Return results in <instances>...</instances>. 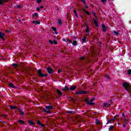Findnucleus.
<instances>
[{
  "label": "nucleus",
  "instance_id": "nucleus-1",
  "mask_svg": "<svg viewBox=\"0 0 131 131\" xmlns=\"http://www.w3.org/2000/svg\"><path fill=\"white\" fill-rule=\"evenodd\" d=\"M123 86L124 88V89L127 91V92H130L131 91V86L130 85L127 83L124 82L123 83Z\"/></svg>",
  "mask_w": 131,
  "mask_h": 131
},
{
  "label": "nucleus",
  "instance_id": "nucleus-2",
  "mask_svg": "<svg viewBox=\"0 0 131 131\" xmlns=\"http://www.w3.org/2000/svg\"><path fill=\"white\" fill-rule=\"evenodd\" d=\"M77 95H83L86 94V92L84 91H80L76 92Z\"/></svg>",
  "mask_w": 131,
  "mask_h": 131
},
{
  "label": "nucleus",
  "instance_id": "nucleus-3",
  "mask_svg": "<svg viewBox=\"0 0 131 131\" xmlns=\"http://www.w3.org/2000/svg\"><path fill=\"white\" fill-rule=\"evenodd\" d=\"M95 101V99H92L90 100V102L88 103V105H95V103L93 102Z\"/></svg>",
  "mask_w": 131,
  "mask_h": 131
},
{
  "label": "nucleus",
  "instance_id": "nucleus-4",
  "mask_svg": "<svg viewBox=\"0 0 131 131\" xmlns=\"http://www.w3.org/2000/svg\"><path fill=\"white\" fill-rule=\"evenodd\" d=\"M47 71L48 73H49L50 74H51V73H53V69H52V68H48L47 69Z\"/></svg>",
  "mask_w": 131,
  "mask_h": 131
},
{
  "label": "nucleus",
  "instance_id": "nucleus-5",
  "mask_svg": "<svg viewBox=\"0 0 131 131\" xmlns=\"http://www.w3.org/2000/svg\"><path fill=\"white\" fill-rule=\"evenodd\" d=\"M38 74L41 77H43V74L41 73V70L40 69L38 70Z\"/></svg>",
  "mask_w": 131,
  "mask_h": 131
},
{
  "label": "nucleus",
  "instance_id": "nucleus-6",
  "mask_svg": "<svg viewBox=\"0 0 131 131\" xmlns=\"http://www.w3.org/2000/svg\"><path fill=\"white\" fill-rule=\"evenodd\" d=\"M101 28L102 29V31L106 32V30H107V29H106V26H105L104 25H102Z\"/></svg>",
  "mask_w": 131,
  "mask_h": 131
},
{
  "label": "nucleus",
  "instance_id": "nucleus-7",
  "mask_svg": "<svg viewBox=\"0 0 131 131\" xmlns=\"http://www.w3.org/2000/svg\"><path fill=\"white\" fill-rule=\"evenodd\" d=\"M46 109H47V110H52V109H53V106L51 105L46 106Z\"/></svg>",
  "mask_w": 131,
  "mask_h": 131
},
{
  "label": "nucleus",
  "instance_id": "nucleus-8",
  "mask_svg": "<svg viewBox=\"0 0 131 131\" xmlns=\"http://www.w3.org/2000/svg\"><path fill=\"white\" fill-rule=\"evenodd\" d=\"M5 34L0 32V38H2V39H3V40H5V39L4 38V36H5Z\"/></svg>",
  "mask_w": 131,
  "mask_h": 131
},
{
  "label": "nucleus",
  "instance_id": "nucleus-9",
  "mask_svg": "<svg viewBox=\"0 0 131 131\" xmlns=\"http://www.w3.org/2000/svg\"><path fill=\"white\" fill-rule=\"evenodd\" d=\"M62 91H63V92H68V91H69V88L66 86L62 89Z\"/></svg>",
  "mask_w": 131,
  "mask_h": 131
},
{
  "label": "nucleus",
  "instance_id": "nucleus-10",
  "mask_svg": "<svg viewBox=\"0 0 131 131\" xmlns=\"http://www.w3.org/2000/svg\"><path fill=\"white\" fill-rule=\"evenodd\" d=\"M28 123L29 124V125H34V122H33V121H31V120H29L28 121Z\"/></svg>",
  "mask_w": 131,
  "mask_h": 131
},
{
  "label": "nucleus",
  "instance_id": "nucleus-11",
  "mask_svg": "<svg viewBox=\"0 0 131 131\" xmlns=\"http://www.w3.org/2000/svg\"><path fill=\"white\" fill-rule=\"evenodd\" d=\"M82 11H83L84 13L85 14H86L87 15H91V13H90V12H89V11H86L85 9H82Z\"/></svg>",
  "mask_w": 131,
  "mask_h": 131
},
{
  "label": "nucleus",
  "instance_id": "nucleus-12",
  "mask_svg": "<svg viewBox=\"0 0 131 131\" xmlns=\"http://www.w3.org/2000/svg\"><path fill=\"white\" fill-rule=\"evenodd\" d=\"M76 89V87L75 86L72 85L70 88V90L71 91H74Z\"/></svg>",
  "mask_w": 131,
  "mask_h": 131
},
{
  "label": "nucleus",
  "instance_id": "nucleus-13",
  "mask_svg": "<svg viewBox=\"0 0 131 131\" xmlns=\"http://www.w3.org/2000/svg\"><path fill=\"white\" fill-rule=\"evenodd\" d=\"M56 91L59 96H62V92L59 89H57Z\"/></svg>",
  "mask_w": 131,
  "mask_h": 131
},
{
  "label": "nucleus",
  "instance_id": "nucleus-14",
  "mask_svg": "<svg viewBox=\"0 0 131 131\" xmlns=\"http://www.w3.org/2000/svg\"><path fill=\"white\" fill-rule=\"evenodd\" d=\"M33 23H34V24H36L37 25H39V24H40V22L38 21H33Z\"/></svg>",
  "mask_w": 131,
  "mask_h": 131
},
{
  "label": "nucleus",
  "instance_id": "nucleus-15",
  "mask_svg": "<svg viewBox=\"0 0 131 131\" xmlns=\"http://www.w3.org/2000/svg\"><path fill=\"white\" fill-rule=\"evenodd\" d=\"M103 106L104 107H109V106H110V104L108 103H103Z\"/></svg>",
  "mask_w": 131,
  "mask_h": 131
},
{
  "label": "nucleus",
  "instance_id": "nucleus-16",
  "mask_svg": "<svg viewBox=\"0 0 131 131\" xmlns=\"http://www.w3.org/2000/svg\"><path fill=\"white\" fill-rule=\"evenodd\" d=\"M115 119V118H112L108 120V121L107 122L106 124H109L110 123L111 121H113Z\"/></svg>",
  "mask_w": 131,
  "mask_h": 131
},
{
  "label": "nucleus",
  "instance_id": "nucleus-17",
  "mask_svg": "<svg viewBox=\"0 0 131 131\" xmlns=\"http://www.w3.org/2000/svg\"><path fill=\"white\" fill-rule=\"evenodd\" d=\"M43 111H44V112H46V113H47L48 114H51V112H50L49 111H48L46 109H43Z\"/></svg>",
  "mask_w": 131,
  "mask_h": 131
},
{
  "label": "nucleus",
  "instance_id": "nucleus-18",
  "mask_svg": "<svg viewBox=\"0 0 131 131\" xmlns=\"http://www.w3.org/2000/svg\"><path fill=\"white\" fill-rule=\"evenodd\" d=\"M10 109H11V110H13V109H17L18 108L17 107V106H10Z\"/></svg>",
  "mask_w": 131,
  "mask_h": 131
},
{
  "label": "nucleus",
  "instance_id": "nucleus-19",
  "mask_svg": "<svg viewBox=\"0 0 131 131\" xmlns=\"http://www.w3.org/2000/svg\"><path fill=\"white\" fill-rule=\"evenodd\" d=\"M73 46H74V47L77 46V42L76 41H74L73 43H72Z\"/></svg>",
  "mask_w": 131,
  "mask_h": 131
},
{
  "label": "nucleus",
  "instance_id": "nucleus-20",
  "mask_svg": "<svg viewBox=\"0 0 131 131\" xmlns=\"http://www.w3.org/2000/svg\"><path fill=\"white\" fill-rule=\"evenodd\" d=\"M82 40L83 42H85V40H86V38L85 37V36H84L83 37Z\"/></svg>",
  "mask_w": 131,
  "mask_h": 131
},
{
  "label": "nucleus",
  "instance_id": "nucleus-21",
  "mask_svg": "<svg viewBox=\"0 0 131 131\" xmlns=\"http://www.w3.org/2000/svg\"><path fill=\"white\" fill-rule=\"evenodd\" d=\"M9 85L10 88H13V89L15 88V86H14V84L12 83H9Z\"/></svg>",
  "mask_w": 131,
  "mask_h": 131
},
{
  "label": "nucleus",
  "instance_id": "nucleus-22",
  "mask_svg": "<svg viewBox=\"0 0 131 131\" xmlns=\"http://www.w3.org/2000/svg\"><path fill=\"white\" fill-rule=\"evenodd\" d=\"M19 112L20 114V115H24V112L22 111L21 110H19Z\"/></svg>",
  "mask_w": 131,
  "mask_h": 131
},
{
  "label": "nucleus",
  "instance_id": "nucleus-23",
  "mask_svg": "<svg viewBox=\"0 0 131 131\" xmlns=\"http://www.w3.org/2000/svg\"><path fill=\"white\" fill-rule=\"evenodd\" d=\"M18 122H19V123H20V124H24V121H23V120H19L18 121Z\"/></svg>",
  "mask_w": 131,
  "mask_h": 131
},
{
  "label": "nucleus",
  "instance_id": "nucleus-24",
  "mask_svg": "<svg viewBox=\"0 0 131 131\" xmlns=\"http://www.w3.org/2000/svg\"><path fill=\"white\" fill-rule=\"evenodd\" d=\"M94 23L96 26H98V21L96 19L94 20Z\"/></svg>",
  "mask_w": 131,
  "mask_h": 131
},
{
  "label": "nucleus",
  "instance_id": "nucleus-25",
  "mask_svg": "<svg viewBox=\"0 0 131 131\" xmlns=\"http://www.w3.org/2000/svg\"><path fill=\"white\" fill-rule=\"evenodd\" d=\"M113 33H114V34H115V35H118V34H119L118 32H117L116 31H113Z\"/></svg>",
  "mask_w": 131,
  "mask_h": 131
},
{
  "label": "nucleus",
  "instance_id": "nucleus-26",
  "mask_svg": "<svg viewBox=\"0 0 131 131\" xmlns=\"http://www.w3.org/2000/svg\"><path fill=\"white\" fill-rule=\"evenodd\" d=\"M74 13L75 14L76 17H77V18H78V15H77V13H76V10H74Z\"/></svg>",
  "mask_w": 131,
  "mask_h": 131
},
{
  "label": "nucleus",
  "instance_id": "nucleus-27",
  "mask_svg": "<svg viewBox=\"0 0 131 131\" xmlns=\"http://www.w3.org/2000/svg\"><path fill=\"white\" fill-rule=\"evenodd\" d=\"M96 123L97 124H100V120H98V119H96Z\"/></svg>",
  "mask_w": 131,
  "mask_h": 131
},
{
  "label": "nucleus",
  "instance_id": "nucleus-28",
  "mask_svg": "<svg viewBox=\"0 0 131 131\" xmlns=\"http://www.w3.org/2000/svg\"><path fill=\"white\" fill-rule=\"evenodd\" d=\"M38 16V14L35 13L34 15H33V17H37Z\"/></svg>",
  "mask_w": 131,
  "mask_h": 131
},
{
  "label": "nucleus",
  "instance_id": "nucleus-29",
  "mask_svg": "<svg viewBox=\"0 0 131 131\" xmlns=\"http://www.w3.org/2000/svg\"><path fill=\"white\" fill-rule=\"evenodd\" d=\"M62 23V21H61V19L58 20V24H61Z\"/></svg>",
  "mask_w": 131,
  "mask_h": 131
},
{
  "label": "nucleus",
  "instance_id": "nucleus-30",
  "mask_svg": "<svg viewBox=\"0 0 131 131\" xmlns=\"http://www.w3.org/2000/svg\"><path fill=\"white\" fill-rule=\"evenodd\" d=\"M4 1L5 0H0V5H3V4H4Z\"/></svg>",
  "mask_w": 131,
  "mask_h": 131
},
{
  "label": "nucleus",
  "instance_id": "nucleus-31",
  "mask_svg": "<svg viewBox=\"0 0 131 131\" xmlns=\"http://www.w3.org/2000/svg\"><path fill=\"white\" fill-rule=\"evenodd\" d=\"M52 30H53V31H57V29H56V28L55 27H52Z\"/></svg>",
  "mask_w": 131,
  "mask_h": 131
},
{
  "label": "nucleus",
  "instance_id": "nucleus-32",
  "mask_svg": "<svg viewBox=\"0 0 131 131\" xmlns=\"http://www.w3.org/2000/svg\"><path fill=\"white\" fill-rule=\"evenodd\" d=\"M12 65L15 67V68L18 67V66L16 63H13Z\"/></svg>",
  "mask_w": 131,
  "mask_h": 131
},
{
  "label": "nucleus",
  "instance_id": "nucleus-33",
  "mask_svg": "<svg viewBox=\"0 0 131 131\" xmlns=\"http://www.w3.org/2000/svg\"><path fill=\"white\" fill-rule=\"evenodd\" d=\"M15 8H16V9H19V8H21V6H20V5H17V6H15Z\"/></svg>",
  "mask_w": 131,
  "mask_h": 131
},
{
  "label": "nucleus",
  "instance_id": "nucleus-34",
  "mask_svg": "<svg viewBox=\"0 0 131 131\" xmlns=\"http://www.w3.org/2000/svg\"><path fill=\"white\" fill-rule=\"evenodd\" d=\"M127 73L129 74V75H130V74H131V70H128Z\"/></svg>",
  "mask_w": 131,
  "mask_h": 131
},
{
  "label": "nucleus",
  "instance_id": "nucleus-35",
  "mask_svg": "<svg viewBox=\"0 0 131 131\" xmlns=\"http://www.w3.org/2000/svg\"><path fill=\"white\" fill-rule=\"evenodd\" d=\"M122 115L124 119H126V118L125 117V115H124V114H122Z\"/></svg>",
  "mask_w": 131,
  "mask_h": 131
},
{
  "label": "nucleus",
  "instance_id": "nucleus-36",
  "mask_svg": "<svg viewBox=\"0 0 131 131\" xmlns=\"http://www.w3.org/2000/svg\"><path fill=\"white\" fill-rule=\"evenodd\" d=\"M109 129L110 130H112V129H113V126H110Z\"/></svg>",
  "mask_w": 131,
  "mask_h": 131
},
{
  "label": "nucleus",
  "instance_id": "nucleus-37",
  "mask_svg": "<svg viewBox=\"0 0 131 131\" xmlns=\"http://www.w3.org/2000/svg\"><path fill=\"white\" fill-rule=\"evenodd\" d=\"M57 41H56V40L53 41V44L57 45Z\"/></svg>",
  "mask_w": 131,
  "mask_h": 131
},
{
  "label": "nucleus",
  "instance_id": "nucleus-38",
  "mask_svg": "<svg viewBox=\"0 0 131 131\" xmlns=\"http://www.w3.org/2000/svg\"><path fill=\"white\" fill-rule=\"evenodd\" d=\"M42 1V0H37V3L38 4H39Z\"/></svg>",
  "mask_w": 131,
  "mask_h": 131
},
{
  "label": "nucleus",
  "instance_id": "nucleus-39",
  "mask_svg": "<svg viewBox=\"0 0 131 131\" xmlns=\"http://www.w3.org/2000/svg\"><path fill=\"white\" fill-rule=\"evenodd\" d=\"M89 31H90V29H89V28H87L86 30V33H89Z\"/></svg>",
  "mask_w": 131,
  "mask_h": 131
},
{
  "label": "nucleus",
  "instance_id": "nucleus-40",
  "mask_svg": "<svg viewBox=\"0 0 131 131\" xmlns=\"http://www.w3.org/2000/svg\"><path fill=\"white\" fill-rule=\"evenodd\" d=\"M37 124H39V125H40V124H41V123H40V121H37Z\"/></svg>",
  "mask_w": 131,
  "mask_h": 131
},
{
  "label": "nucleus",
  "instance_id": "nucleus-41",
  "mask_svg": "<svg viewBox=\"0 0 131 131\" xmlns=\"http://www.w3.org/2000/svg\"><path fill=\"white\" fill-rule=\"evenodd\" d=\"M124 123L126 124L127 123V121L126 120V119H124Z\"/></svg>",
  "mask_w": 131,
  "mask_h": 131
},
{
  "label": "nucleus",
  "instance_id": "nucleus-42",
  "mask_svg": "<svg viewBox=\"0 0 131 131\" xmlns=\"http://www.w3.org/2000/svg\"><path fill=\"white\" fill-rule=\"evenodd\" d=\"M49 42H50V43H51L52 45H53V41H52L51 40H49Z\"/></svg>",
  "mask_w": 131,
  "mask_h": 131
},
{
  "label": "nucleus",
  "instance_id": "nucleus-43",
  "mask_svg": "<svg viewBox=\"0 0 131 131\" xmlns=\"http://www.w3.org/2000/svg\"><path fill=\"white\" fill-rule=\"evenodd\" d=\"M82 3H83V4H85V0H81Z\"/></svg>",
  "mask_w": 131,
  "mask_h": 131
},
{
  "label": "nucleus",
  "instance_id": "nucleus-44",
  "mask_svg": "<svg viewBox=\"0 0 131 131\" xmlns=\"http://www.w3.org/2000/svg\"><path fill=\"white\" fill-rule=\"evenodd\" d=\"M61 72H62V71H61V70H58V73H61Z\"/></svg>",
  "mask_w": 131,
  "mask_h": 131
},
{
  "label": "nucleus",
  "instance_id": "nucleus-45",
  "mask_svg": "<svg viewBox=\"0 0 131 131\" xmlns=\"http://www.w3.org/2000/svg\"><path fill=\"white\" fill-rule=\"evenodd\" d=\"M46 76H48L47 74H43V77H46Z\"/></svg>",
  "mask_w": 131,
  "mask_h": 131
},
{
  "label": "nucleus",
  "instance_id": "nucleus-46",
  "mask_svg": "<svg viewBox=\"0 0 131 131\" xmlns=\"http://www.w3.org/2000/svg\"><path fill=\"white\" fill-rule=\"evenodd\" d=\"M86 102H87V103H90V99H86Z\"/></svg>",
  "mask_w": 131,
  "mask_h": 131
},
{
  "label": "nucleus",
  "instance_id": "nucleus-47",
  "mask_svg": "<svg viewBox=\"0 0 131 131\" xmlns=\"http://www.w3.org/2000/svg\"><path fill=\"white\" fill-rule=\"evenodd\" d=\"M68 40L69 41V42L71 43L72 42V41L69 39H68Z\"/></svg>",
  "mask_w": 131,
  "mask_h": 131
},
{
  "label": "nucleus",
  "instance_id": "nucleus-48",
  "mask_svg": "<svg viewBox=\"0 0 131 131\" xmlns=\"http://www.w3.org/2000/svg\"><path fill=\"white\" fill-rule=\"evenodd\" d=\"M83 59H84V57H80V60H83Z\"/></svg>",
  "mask_w": 131,
  "mask_h": 131
},
{
  "label": "nucleus",
  "instance_id": "nucleus-49",
  "mask_svg": "<svg viewBox=\"0 0 131 131\" xmlns=\"http://www.w3.org/2000/svg\"><path fill=\"white\" fill-rule=\"evenodd\" d=\"M40 125L41 126H42V127H45V125L41 124Z\"/></svg>",
  "mask_w": 131,
  "mask_h": 131
},
{
  "label": "nucleus",
  "instance_id": "nucleus-50",
  "mask_svg": "<svg viewBox=\"0 0 131 131\" xmlns=\"http://www.w3.org/2000/svg\"><path fill=\"white\" fill-rule=\"evenodd\" d=\"M36 10H37V11H40L39 8H36Z\"/></svg>",
  "mask_w": 131,
  "mask_h": 131
},
{
  "label": "nucleus",
  "instance_id": "nucleus-51",
  "mask_svg": "<svg viewBox=\"0 0 131 131\" xmlns=\"http://www.w3.org/2000/svg\"><path fill=\"white\" fill-rule=\"evenodd\" d=\"M101 2H102V3H104V2H106V0H101Z\"/></svg>",
  "mask_w": 131,
  "mask_h": 131
},
{
  "label": "nucleus",
  "instance_id": "nucleus-52",
  "mask_svg": "<svg viewBox=\"0 0 131 131\" xmlns=\"http://www.w3.org/2000/svg\"><path fill=\"white\" fill-rule=\"evenodd\" d=\"M71 99L72 100H73V101H74V100H75L73 97H71Z\"/></svg>",
  "mask_w": 131,
  "mask_h": 131
},
{
  "label": "nucleus",
  "instance_id": "nucleus-53",
  "mask_svg": "<svg viewBox=\"0 0 131 131\" xmlns=\"http://www.w3.org/2000/svg\"><path fill=\"white\" fill-rule=\"evenodd\" d=\"M126 126V124L124 123L123 125V126Z\"/></svg>",
  "mask_w": 131,
  "mask_h": 131
},
{
  "label": "nucleus",
  "instance_id": "nucleus-54",
  "mask_svg": "<svg viewBox=\"0 0 131 131\" xmlns=\"http://www.w3.org/2000/svg\"><path fill=\"white\" fill-rule=\"evenodd\" d=\"M85 8H86V9H88V8H89V7H88V5H85Z\"/></svg>",
  "mask_w": 131,
  "mask_h": 131
},
{
  "label": "nucleus",
  "instance_id": "nucleus-55",
  "mask_svg": "<svg viewBox=\"0 0 131 131\" xmlns=\"http://www.w3.org/2000/svg\"><path fill=\"white\" fill-rule=\"evenodd\" d=\"M106 78H107V79H110V77L107 76Z\"/></svg>",
  "mask_w": 131,
  "mask_h": 131
},
{
  "label": "nucleus",
  "instance_id": "nucleus-56",
  "mask_svg": "<svg viewBox=\"0 0 131 131\" xmlns=\"http://www.w3.org/2000/svg\"><path fill=\"white\" fill-rule=\"evenodd\" d=\"M43 8V6H40V9H42Z\"/></svg>",
  "mask_w": 131,
  "mask_h": 131
},
{
  "label": "nucleus",
  "instance_id": "nucleus-57",
  "mask_svg": "<svg viewBox=\"0 0 131 131\" xmlns=\"http://www.w3.org/2000/svg\"><path fill=\"white\" fill-rule=\"evenodd\" d=\"M68 113H72V112H68Z\"/></svg>",
  "mask_w": 131,
  "mask_h": 131
},
{
  "label": "nucleus",
  "instance_id": "nucleus-58",
  "mask_svg": "<svg viewBox=\"0 0 131 131\" xmlns=\"http://www.w3.org/2000/svg\"><path fill=\"white\" fill-rule=\"evenodd\" d=\"M63 41H66V39H63Z\"/></svg>",
  "mask_w": 131,
  "mask_h": 131
},
{
  "label": "nucleus",
  "instance_id": "nucleus-59",
  "mask_svg": "<svg viewBox=\"0 0 131 131\" xmlns=\"http://www.w3.org/2000/svg\"><path fill=\"white\" fill-rule=\"evenodd\" d=\"M55 33H56V34H58V33H57V32H55Z\"/></svg>",
  "mask_w": 131,
  "mask_h": 131
},
{
  "label": "nucleus",
  "instance_id": "nucleus-60",
  "mask_svg": "<svg viewBox=\"0 0 131 131\" xmlns=\"http://www.w3.org/2000/svg\"><path fill=\"white\" fill-rule=\"evenodd\" d=\"M93 15H95V13L93 12Z\"/></svg>",
  "mask_w": 131,
  "mask_h": 131
},
{
  "label": "nucleus",
  "instance_id": "nucleus-61",
  "mask_svg": "<svg viewBox=\"0 0 131 131\" xmlns=\"http://www.w3.org/2000/svg\"><path fill=\"white\" fill-rule=\"evenodd\" d=\"M112 1H114V0H112Z\"/></svg>",
  "mask_w": 131,
  "mask_h": 131
}]
</instances>
